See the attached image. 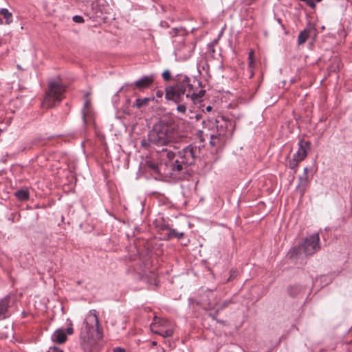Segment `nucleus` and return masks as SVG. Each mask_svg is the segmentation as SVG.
<instances>
[{"instance_id":"nucleus-1","label":"nucleus","mask_w":352,"mask_h":352,"mask_svg":"<svg viewBox=\"0 0 352 352\" xmlns=\"http://www.w3.org/2000/svg\"><path fill=\"white\" fill-rule=\"evenodd\" d=\"M182 139L179 127L175 122L170 119H163L155 124L148 133L150 144L158 146H173Z\"/></svg>"},{"instance_id":"nucleus-2","label":"nucleus","mask_w":352,"mask_h":352,"mask_svg":"<svg viewBox=\"0 0 352 352\" xmlns=\"http://www.w3.org/2000/svg\"><path fill=\"white\" fill-rule=\"evenodd\" d=\"M102 338V330L99 325L95 309L90 310L83 322L80 332V342L85 352H94L98 341Z\"/></svg>"},{"instance_id":"nucleus-3","label":"nucleus","mask_w":352,"mask_h":352,"mask_svg":"<svg viewBox=\"0 0 352 352\" xmlns=\"http://www.w3.org/2000/svg\"><path fill=\"white\" fill-rule=\"evenodd\" d=\"M199 149L197 146L188 145L177 153L168 148H163L160 156L166 159L165 164L170 167L173 173H181L195 162Z\"/></svg>"},{"instance_id":"nucleus-4","label":"nucleus","mask_w":352,"mask_h":352,"mask_svg":"<svg viewBox=\"0 0 352 352\" xmlns=\"http://www.w3.org/2000/svg\"><path fill=\"white\" fill-rule=\"evenodd\" d=\"M175 84L165 88V98L173 101L175 103L183 102L184 99L188 101L197 98L194 91V86L190 79L186 75L179 74L174 79Z\"/></svg>"},{"instance_id":"nucleus-5","label":"nucleus","mask_w":352,"mask_h":352,"mask_svg":"<svg viewBox=\"0 0 352 352\" xmlns=\"http://www.w3.org/2000/svg\"><path fill=\"white\" fill-rule=\"evenodd\" d=\"M320 237L318 233L307 236L298 246L292 248L287 253L290 258L300 257L302 255L311 256L320 250Z\"/></svg>"},{"instance_id":"nucleus-6","label":"nucleus","mask_w":352,"mask_h":352,"mask_svg":"<svg viewBox=\"0 0 352 352\" xmlns=\"http://www.w3.org/2000/svg\"><path fill=\"white\" fill-rule=\"evenodd\" d=\"M65 91V87L58 82H50L48 91L45 94L43 101V107L52 108L58 104L63 98Z\"/></svg>"},{"instance_id":"nucleus-7","label":"nucleus","mask_w":352,"mask_h":352,"mask_svg":"<svg viewBox=\"0 0 352 352\" xmlns=\"http://www.w3.org/2000/svg\"><path fill=\"white\" fill-rule=\"evenodd\" d=\"M175 324L165 318L154 319L151 324V330L153 333L158 334L163 338H169L173 335Z\"/></svg>"},{"instance_id":"nucleus-8","label":"nucleus","mask_w":352,"mask_h":352,"mask_svg":"<svg viewBox=\"0 0 352 352\" xmlns=\"http://www.w3.org/2000/svg\"><path fill=\"white\" fill-rule=\"evenodd\" d=\"M223 122L219 124V121H216L217 131L210 134V143L212 146H221L225 142L227 133V122L226 121Z\"/></svg>"},{"instance_id":"nucleus-9","label":"nucleus","mask_w":352,"mask_h":352,"mask_svg":"<svg viewBox=\"0 0 352 352\" xmlns=\"http://www.w3.org/2000/svg\"><path fill=\"white\" fill-rule=\"evenodd\" d=\"M154 76L153 75H148L142 76L140 80H136L134 83L131 84H126L123 85L119 90V91H122L123 90H127L128 87H132L133 89H137L140 91L144 90L149 87L151 84L153 82Z\"/></svg>"},{"instance_id":"nucleus-10","label":"nucleus","mask_w":352,"mask_h":352,"mask_svg":"<svg viewBox=\"0 0 352 352\" xmlns=\"http://www.w3.org/2000/svg\"><path fill=\"white\" fill-rule=\"evenodd\" d=\"M310 147L309 142H305L303 140H300L298 142V151L293 155V158L296 159L299 161H302L307 156V149Z\"/></svg>"},{"instance_id":"nucleus-11","label":"nucleus","mask_w":352,"mask_h":352,"mask_svg":"<svg viewBox=\"0 0 352 352\" xmlns=\"http://www.w3.org/2000/svg\"><path fill=\"white\" fill-rule=\"evenodd\" d=\"M10 307V296H6L0 300V320L6 319L10 316V312L9 311Z\"/></svg>"},{"instance_id":"nucleus-12","label":"nucleus","mask_w":352,"mask_h":352,"mask_svg":"<svg viewBox=\"0 0 352 352\" xmlns=\"http://www.w3.org/2000/svg\"><path fill=\"white\" fill-rule=\"evenodd\" d=\"M194 47L191 45L184 44L182 47L175 49V55L179 58L186 59L191 56Z\"/></svg>"},{"instance_id":"nucleus-13","label":"nucleus","mask_w":352,"mask_h":352,"mask_svg":"<svg viewBox=\"0 0 352 352\" xmlns=\"http://www.w3.org/2000/svg\"><path fill=\"white\" fill-rule=\"evenodd\" d=\"M309 186L308 175H300L298 177V184L296 186V191L302 197Z\"/></svg>"},{"instance_id":"nucleus-14","label":"nucleus","mask_w":352,"mask_h":352,"mask_svg":"<svg viewBox=\"0 0 352 352\" xmlns=\"http://www.w3.org/2000/svg\"><path fill=\"white\" fill-rule=\"evenodd\" d=\"M162 229L168 231L166 234L167 239H170L173 238L181 239L184 235L183 232H178L175 229L170 228L168 225H163Z\"/></svg>"},{"instance_id":"nucleus-15","label":"nucleus","mask_w":352,"mask_h":352,"mask_svg":"<svg viewBox=\"0 0 352 352\" xmlns=\"http://www.w3.org/2000/svg\"><path fill=\"white\" fill-rule=\"evenodd\" d=\"M52 340L58 344L65 342L67 340L66 333L64 329H57L52 336Z\"/></svg>"},{"instance_id":"nucleus-16","label":"nucleus","mask_w":352,"mask_h":352,"mask_svg":"<svg viewBox=\"0 0 352 352\" xmlns=\"http://www.w3.org/2000/svg\"><path fill=\"white\" fill-rule=\"evenodd\" d=\"M314 29L313 28H307L304 29L302 31L300 32L298 36V45H302L305 43L308 38L309 37L312 31H314Z\"/></svg>"},{"instance_id":"nucleus-17","label":"nucleus","mask_w":352,"mask_h":352,"mask_svg":"<svg viewBox=\"0 0 352 352\" xmlns=\"http://www.w3.org/2000/svg\"><path fill=\"white\" fill-rule=\"evenodd\" d=\"M340 61L338 58H333L328 67L329 72H337L340 69Z\"/></svg>"},{"instance_id":"nucleus-18","label":"nucleus","mask_w":352,"mask_h":352,"mask_svg":"<svg viewBox=\"0 0 352 352\" xmlns=\"http://www.w3.org/2000/svg\"><path fill=\"white\" fill-rule=\"evenodd\" d=\"M16 198L21 201H26L29 199L30 193L27 189H20L14 193Z\"/></svg>"},{"instance_id":"nucleus-19","label":"nucleus","mask_w":352,"mask_h":352,"mask_svg":"<svg viewBox=\"0 0 352 352\" xmlns=\"http://www.w3.org/2000/svg\"><path fill=\"white\" fill-rule=\"evenodd\" d=\"M151 100L150 98H138L135 100V103L133 104V107L140 109L143 107H146Z\"/></svg>"},{"instance_id":"nucleus-20","label":"nucleus","mask_w":352,"mask_h":352,"mask_svg":"<svg viewBox=\"0 0 352 352\" xmlns=\"http://www.w3.org/2000/svg\"><path fill=\"white\" fill-rule=\"evenodd\" d=\"M0 14L6 19V23L10 24L12 21V14L6 8L0 10Z\"/></svg>"},{"instance_id":"nucleus-21","label":"nucleus","mask_w":352,"mask_h":352,"mask_svg":"<svg viewBox=\"0 0 352 352\" xmlns=\"http://www.w3.org/2000/svg\"><path fill=\"white\" fill-rule=\"evenodd\" d=\"M302 291V287L300 285H296L289 286L287 289V292L291 296L295 297L298 296Z\"/></svg>"},{"instance_id":"nucleus-22","label":"nucleus","mask_w":352,"mask_h":352,"mask_svg":"<svg viewBox=\"0 0 352 352\" xmlns=\"http://www.w3.org/2000/svg\"><path fill=\"white\" fill-rule=\"evenodd\" d=\"M189 101L186 100V99H184L183 102H180L178 103L179 104L177 107V110L178 112L181 113H184L186 111V104H188Z\"/></svg>"},{"instance_id":"nucleus-23","label":"nucleus","mask_w":352,"mask_h":352,"mask_svg":"<svg viewBox=\"0 0 352 352\" xmlns=\"http://www.w3.org/2000/svg\"><path fill=\"white\" fill-rule=\"evenodd\" d=\"M300 161L297 160L296 159H294L292 157V159L289 160L288 162V166L292 170H295L297 166H298V163Z\"/></svg>"},{"instance_id":"nucleus-24","label":"nucleus","mask_w":352,"mask_h":352,"mask_svg":"<svg viewBox=\"0 0 352 352\" xmlns=\"http://www.w3.org/2000/svg\"><path fill=\"white\" fill-rule=\"evenodd\" d=\"M300 1L305 2L309 7H311V8H314L316 6V3L320 2L322 0H300Z\"/></svg>"},{"instance_id":"nucleus-25","label":"nucleus","mask_w":352,"mask_h":352,"mask_svg":"<svg viewBox=\"0 0 352 352\" xmlns=\"http://www.w3.org/2000/svg\"><path fill=\"white\" fill-rule=\"evenodd\" d=\"M204 94H205V91L200 90L198 94L195 93L196 95H198L197 98H196L195 100H190V101L192 102V103H196L197 102L200 101L201 98L204 96Z\"/></svg>"},{"instance_id":"nucleus-26","label":"nucleus","mask_w":352,"mask_h":352,"mask_svg":"<svg viewBox=\"0 0 352 352\" xmlns=\"http://www.w3.org/2000/svg\"><path fill=\"white\" fill-rule=\"evenodd\" d=\"M162 77H163V79L166 81H169L171 78V75H170V72L169 70H165L163 73H162Z\"/></svg>"},{"instance_id":"nucleus-27","label":"nucleus","mask_w":352,"mask_h":352,"mask_svg":"<svg viewBox=\"0 0 352 352\" xmlns=\"http://www.w3.org/2000/svg\"><path fill=\"white\" fill-rule=\"evenodd\" d=\"M73 21L75 23H82L84 22V19L82 18V16L80 15H75L74 16H73Z\"/></svg>"},{"instance_id":"nucleus-28","label":"nucleus","mask_w":352,"mask_h":352,"mask_svg":"<svg viewBox=\"0 0 352 352\" xmlns=\"http://www.w3.org/2000/svg\"><path fill=\"white\" fill-rule=\"evenodd\" d=\"M47 352H63V351L59 349L58 347L54 346L50 347Z\"/></svg>"},{"instance_id":"nucleus-29","label":"nucleus","mask_w":352,"mask_h":352,"mask_svg":"<svg viewBox=\"0 0 352 352\" xmlns=\"http://www.w3.org/2000/svg\"><path fill=\"white\" fill-rule=\"evenodd\" d=\"M236 276V271L234 270H232L230 271V276L228 278V281L232 280L234 278V277H235Z\"/></svg>"},{"instance_id":"nucleus-30","label":"nucleus","mask_w":352,"mask_h":352,"mask_svg":"<svg viewBox=\"0 0 352 352\" xmlns=\"http://www.w3.org/2000/svg\"><path fill=\"white\" fill-rule=\"evenodd\" d=\"M164 93L162 90H157L155 93L156 97L161 98L163 97Z\"/></svg>"},{"instance_id":"nucleus-31","label":"nucleus","mask_w":352,"mask_h":352,"mask_svg":"<svg viewBox=\"0 0 352 352\" xmlns=\"http://www.w3.org/2000/svg\"><path fill=\"white\" fill-rule=\"evenodd\" d=\"M149 166H150L152 169H153L154 170H155V171H157V172H158V171H160V170H159V169H158V168H159L158 166H157V164H155V163H151V164H150V165H149Z\"/></svg>"},{"instance_id":"nucleus-32","label":"nucleus","mask_w":352,"mask_h":352,"mask_svg":"<svg viewBox=\"0 0 352 352\" xmlns=\"http://www.w3.org/2000/svg\"><path fill=\"white\" fill-rule=\"evenodd\" d=\"M66 333L69 335H71L73 333V328L72 327H69L68 328H67L66 329Z\"/></svg>"},{"instance_id":"nucleus-33","label":"nucleus","mask_w":352,"mask_h":352,"mask_svg":"<svg viewBox=\"0 0 352 352\" xmlns=\"http://www.w3.org/2000/svg\"><path fill=\"white\" fill-rule=\"evenodd\" d=\"M113 352H124V350L120 347H116L113 349Z\"/></svg>"},{"instance_id":"nucleus-34","label":"nucleus","mask_w":352,"mask_h":352,"mask_svg":"<svg viewBox=\"0 0 352 352\" xmlns=\"http://www.w3.org/2000/svg\"><path fill=\"white\" fill-rule=\"evenodd\" d=\"M307 172H308V168L307 167H305L304 168V170H303V175H307Z\"/></svg>"},{"instance_id":"nucleus-35","label":"nucleus","mask_w":352,"mask_h":352,"mask_svg":"<svg viewBox=\"0 0 352 352\" xmlns=\"http://www.w3.org/2000/svg\"><path fill=\"white\" fill-rule=\"evenodd\" d=\"M82 119H83L84 123L86 124L87 121H86V117H85V113H83V114H82Z\"/></svg>"},{"instance_id":"nucleus-36","label":"nucleus","mask_w":352,"mask_h":352,"mask_svg":"<svg viewBox=\"0 0 352 352\" xmlns=\"http://www.w3.org/2000/svg\"><path fill=\"white\" fill-rule=\"evenodd\" d=\"M206 110H207V111H211V110H212V107H211V106H208V107H206Z\"/></svg>"},{"instance_id":"nucleus-37","label":"nucleus","mask_w":352,"mask_h":352,"mask_svg":"<svg viewBox=\"0 0 352 352\" xmlns=\"http://www.w3.org/2000/svg\"><path fill=\"white\" fill-rule=\"evenodd\" d=\"M253 55V52H250L249 54V58L250 59L252 56Z\"/></svg>"},{"instance_id":"nucleus-38","label":"nucleus","mask_w":352,"mask_h":352,"mask_svg":"<svg viewBox=\"0 0 352 352\" xmlns=\"http://www.w3.org/2000/svg\"><path fill=\"white\" fill-rule=\"evenodd\" d=\"M142 144L143 146H145V145H146L145 140H143V141H142Z\"/></svg>"},{"instance_id":"nucleus-39","label":"nucleus","mask_w":352,"mask_h":352,"mask_svg":"<svg viewBox=\"0 0 352 352\" xmlns=\"http://www.w3.org/2000/svg\"><path fill=\"white\" fill-rule=\"evenodd\" d=\"M77 284L78 285H80L81 284V281L80 280L77 281Z\"/></svg>"},{"instance_id":"nucleus-40","label":"nucleus","mask_w":352,"mask_h":352,"mask_svg":"<svg viewBox=\"0 0 352 352\" xmlns=\"http://www.w3.org/2000/svg\"><path fill=\"white\" fill-rule=\"evenodd\" d=\"M153 345H156V344H157V342H153Z\"/></svg>"},{"instance_id":"nucleus-41","label":"nucleus","mask_w":352,"mask_h":352,"mask_svg":"<svg viewBox=\"0 0 352 352\" xmlns=\"http://www.w3.org/2000/svg\"><path fill=\"white\" fill-rule=\"evenodd\" d=\"M3 23L2 19L0 18V24Z\"/></svg>"},{"instance_id":"nucleus-42","label":"nucleus","mask_w":352,"mask_h":352,"mask_svg":"<svg viewBox=\"0 0 352 352\" xmlns=\"http://www.w3.org/2000/svg\"><path fill=\"white\" fill-rule=\"evenodd\" d=\"M252 60H250V65H252Z\"/></svg>"}]
</instances>
